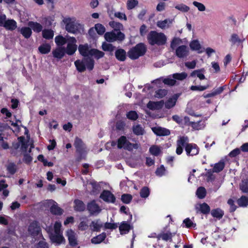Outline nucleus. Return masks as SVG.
Instances as JSON below:
<instances>
[{"mask_svg":"<svg viewBox=\"0 0 248 248\" xmlns=\"http://www.w3.org/2000/svg\"><path fill=\"white\" fill-rule=\"evenodd\" d=\"M28 26L34 32H40L43 31V26L40 23L36 22L30 21L28 22Z\"/></svg>","mask_w":248,"mask_h":248,"instance_id":"nucleus-26","label":"nucleus"},{"mask_svg":"<svg viewBox=\"0 0 248 248\" xmlns=\"http://www.w3.org/2000/svg\"><path fill=\"white\" fill-rule=\"evenodd\" d=\"M6 169L8 172L10 174L13 175L16 171L17 167L15 164L13 163H10L7 165Z\"/></svg>","mask_w":248,"mask_h":248,"instance_id":"nucleus-44","label":"nucleus"},{"mask_svg":"<svg viewBox=\"0 0 248 248\" xmlns=\"http://www.w3.org/2000/svg\"><path fill=\"white\" fill-rule=\"evenodd\" d=\"M65 30L69 32L75 34L83 30V26L77 22L75 18L65 17L63 20Z\"/></svg>","mask_w":248,"mask_h":248,"instance_id":"nucleus-4","label":"nucleus"},{"mask_svg":"<svg viewBox=\"0 0 248 248\" xmlns=\"http://www.w3.org/2000/svg\"><path fill=\"white\" fill-rule=\"evenodd\" d=\"M74 144L76 148L77 152L81 155L87 152L85 144L83 143L82 140L78 137L75 138Z\"/></svg>","mask_w":248,"mask_h":248,"instance_id":"nucleus-13","label":"nucleus"},{"mask_svg":"<svg viewBox=\"0 0 248 248\" xmlns=\"http://www.w3.org/2000/svg\"><path fill=\"white\" fill-rule=\"evenodd\" d=\"M87 209L90 214L94 216L98 215L101 211V208L95 201H93L88 204Z\"/></svg>","mask_w":248,"mask_h":248,"instance_id":"nucleus-12","label":"nucleus"},{"mask_svg":"<svg viewBox=\"0 0 248 248\" xmlns=\"http://www.w3.org/2000/svg\"><path fill=\"white\" fill-rule=\"evenodd\" d=\"M173 21V19H166L164 20L158 21L156 23V25L161 29H165L169 28Z\"/></svg>","mask_w":248,"mask_h":248,"instance_id":"nucleus-20","label":"nucleus"},{"mask_svg":"<svg viewBox=\"0 0 248 248\" xmlns=\"http://www.w3.org/2000/svg\"><path fill=\"white\" fill-rule=\"evenodd\" d=\"M102 49L104 51L112 52L114 51L115 47L111 44L104 43L102 44Z\"/></svg>","mask_w":248,"mask_h":248,"instance_id":"nucleus-55","label":"nucleus"},{"mask_svg":"<svg viewBox=\"0 0 248 248\" xmlns=\"http://www.w3.org/2000/svg\"><path fill=\"white\" fill-rule=\"evenodd\" d=\"M91 229L94 232H99L103 226V223L99 220L93 221L90 225Z\"/></svg>","mask_w":248,"mask_h":248,"instance_id":"nucleus-25","label":"nucleus"},{"mask_svg":"<svg viewBox=\"0 0 248 248\" xmlns=\"http://www.w3.org/2000/svg\"><path fill=\"white\" fill-rule=\"evenodd\" d=\"M42 36L46 39H52L54 36L53 31L50 29H45L42 31Z\"/></svg>","mask_w":248,"mask_h":248,"instance_id":"nucleus-38","label":"nucleus"},{"mask_svg":"<svg viewBox=\"0 0 248 248\" xmlns=\"http://www.w3.org/2000/svg\"><path fill=\"white\" fill-rule=\"evenodd\" d=\"M138 4V1L137 0H128L126 3L127 8L131 10L134 8Z\"/></svg>","mask_w":248,"mask_h":248,"instance_id":"nucleus-52","label":"nucleus"},{"mask_svg":"<svg viewBox=\"0 0 248 248\" xmlns=\"http://www.w3.org/2000/svg\"><path fill=\"white\" fill-rule=\"evenodd\" d=\"M115 55L116 59L120 61L123 62L126 59V52L122 48L116 50Z\"/></svg>","mask_w":248,"mask_h":248,"instance_id":"nucleus-27","label":"nucleus"},{"mask_svg":"<svg viewBox=\"0 0 248 248\" xmlns=\"http://www.w3.org/2000/svg\"><path fill=\"white\" fill-rule=\"evenodd\" d=\"M74 208L75 210L78 211H82L84 210L85 206L81 201L76 200L74 201Z\"/></svg>","mask_w":248,"mask_h":248,"instance_id":"nucleus-35","label":"nucleus"},{"mask_svg":"<svg viewBox=\"0 0 248 248\" xmlns=\"http://www.w3.org/2000/svg\"><path fill=\"white\" fill-rule=\"evenodd\" d=\"M153 131L155 134L158 136H168L170 134V131L169 129L161 127H154Z\"/></svg>","mask_w":248,"mask_h":248,"instance_id":"nucleus-21","label":"nucleus"},{"mask_svg":"<svg viewBox=\"0 0 248 248\" xmlns=\"http://www.w3.org/2000/svg\"><path fill=\"white\" fill-rule=\"evenodd\" d=\"M132 199V196L128 194H124L122 195L121 197V200L122 202L125 203V204H128L130 202Z\"/></svg>","mask_w":248,"mask_h":248,"instance_id":"nucleus-56","label":"nucleus"},{"mask_svg":"<svg viewBox=\"0 0 248 248\" xmlns=\"http://www.w3.org/2000/svg\"><path fill=\"white\" fill-rule=\"evenodd\" d=\"M38 50L41 54H47L50 51L51 46L48 44H43L38 47Z\"/></svg>","mask_w":248,"mask_h":248,"instance_id":"nucleus-34","label":"nucleus"},{"mask_svg":"<svg viewBox=\"0 0 248 248\" xmlns=\"http://www.w3.org/2000/svg\"><path fill=\"white\" fill-rule=\"evenodd\" d=\"M127 117L131 120H136L138 116L135 111H130L126 114Z\"/></svg>","mask_w":248,"mask_h":248,"instance_id":"nucleus-60","label":"nucleus"},{"mask_svg":"<svg viewBox=\"0 0 248 248\" xmlns=\"http://www.w3.org/2000/svg\"><path fill=\"white\" fill-rule=\"evenodd\" d=\"M104 37L108 42H113L116 41H122L124 40L125 35L121 31L116 32L115 31H111L105 33Z\"/></svg>","mask_w":248,"mask_h":248,"instance_id":"nucleus-8","label":"nucleus"},{"mask_svg":"<svg viewBox=\"0 0 248 248\" xmlns=\"http://www.w3.org/2000/svg\"><path fill=\"white\" fill-rule=\"evenodd\" d=\"M190 47L191 49L193 50L198 51V53L202 52V51H200L201 47V45L198 40H193L190 44Z\"/></svg>","mask_w":248,"mask_h":248,"instance_id":"nucleus-42","label":"nucleus"},{"mask_svg":"<svg viewBox=\"0 0 248 248\" xmlns=\"http://www.w3.org/2000/svg\"><path fill=\"white\" fill-rule=\"evenodd\" d=\"M163 81L165 84L170 86L174 85L176 83V81L174 78L173 79L170 78L164 79Z\"/></svg>","mask_w":248,"mask_h":248,"instance_id":"nucleus-63","label":"nucleus"},{"mask_svg":"<svg viewBox=\"0 0 248 248\" xmlns=\"http://www.w3.org/2000/svg\"><path fill=\"white\" fill-rule=\"evenodd\" d=\"M165 167L163 165H161L159 168L157 169L155 173L157 176H162L165 174Z\"/></svg>","mask_w":248,"mask_h":248,"instance_id":"nucleus-61","label":"nucleus"},{"mask_svg":"<svg viewBox=\"0 0 248 248\" xmlns=\"http://www.w3.org/2000/svg\"><path fill=\"white\" fill-rule=\"evenodd\" d=\"M237 203L240 207H246L248 205V197L241 196L237 200Z\"/></svg>","mask_w":248,"mask_h":248,"instance_id":"nucleus-41","label":"nucleus"},{"mask_svg":"<svg viewBox=\"0 0 248 248\" xmlns=\"http://www.w3.org/2000/svg\"><path fill=\"white\" fill-rule=\"evenodd\" d=\"M40 224L36 221L31 222L28 228V233L32 237H35L41 233Z\"/></svg>","mask_w":248,"mask_h":248,"instance_id":"nucleus-9","label":"nucleus"},{"mask_svg":"<svg viewBox=\"0 0 248 248\" xmlns=\"http://www.w3.org/2000/svg\"><path fill=\"white\" fill-rule=\"evenodd\" d=\"M224 163L222 161H220L215 164L213 169V171L214 172H219L224 169Z\"/></svg>","mask_w":248,"mask_h":248,"instance_id":"nucleus-45","label":"nucleus"},{"mask_svg":"<svg viewBox=\"0 0 248 248\" xmlns=\"http://www.w3.org/2000/svg\"><path fill=\"white\" fill-rule=\"evenodd\" d=\"M149 152L152 155L157 156L161 153V149L157 146L153 145L150 148Z\"/></svg>","mask_w":248,"mask_h":248,"instance_id":"nucleus-47","label":"nucleus"},{"mask_svg":"<svg viewBox=\"0 0 248 248\" xmlns=\"http://www.w3.org/2000/svg\"><path fill=\"white\" fill-rule=\"evenodd\" d=\"M150 194L149 189L146 186L143 187L140 190V196L143 198H147Z\"/></svg>","mask_w":248,"mask_h":248,"instance_id":"nucleus-58","label":"nucleus"},{"mask_svg":"<svg viewBox=\"0 0 248 248\" xmlns=\"http://www.w3.org/2000/svg\"><path fill=\"white\" fill-rule=\"evenodd\" d=\"M240 188L243 193H248V181H242L240 184Z\"/></svg>","mask_w":248,"mask_h":248,"instance_id":"nucleus-50","label":"nucleus"},{"mask_svg":"<svg viewBox=\"0 0 248 248\" xmlns=\"http://www.w3.org/2000/svg\"><path fill=\"white\" fill-rule=\"evenodd\" d=\"M131 226L126 221H123L119 226V231L121 234L127 233L131 229Z\"/></svg>","mask_w":248,"mask_h":248,"instance_id":"nucleus-22","label":"nucleus"},{"mask_svg":"<svg viewBox=\"0 0 248 248\" xmlns=\"http://www.w3.org/2000/svg\"><path fill=\"white\" fill-rule=\"evenodd\" d=\"M100 198L107 202L114 203L115 201L114 195L108 190H104L101 194Z\"/></svg>","mask_w":248,"mask_h":248,"instance_id":"nucleus-14","label":"nucleus"},{"mask_svg":"<svg viewBox=\"0 0 248 248\" xmlns=\"http://www.w3.org/2000/svg\"><path fill=\"white\" fill-rule=\"evenodd\" d=\"M167 94V91L165 89H159L155 92V96L158 98H161Z\"/></svg>","mask_w":248,"mask_h":248,"instance_id":"nucleus-51","label":"nucleus"},{"mask_svg":"<svg viewBox=\"0 0 248 248\" xmlns=\"http://www.w3.org/2000/svg\"><path fill=\"white\" fill-rule=\"evenodd\" d=\"M132 130L133 133L137 136L143 135L145 132L143 128L140 124L133 125Z\"/></svg>","mask_w":248,"mask_h":248,"instance_id":"nucleus-33","label":"nucleus"},{"mask_svg":"<svg viewBox=\"0 0 248 248\" xmlns=\"http://www.w3.org/2000/svg\"><path fill=\"white\" fill-rule=\"evenodd\" d=\"M187 77V74L186 72L175 73L172 75V77L174 79H175L179 80H183L186 78Z\"/></svg>","mask_w":248,"mask_h":248,"instance_id":"nucleus-48","label":"nucleus"},{"mask_svg":"<svg viewBox=\"0 0 248 248\" xmlns=\"http://www.w3.org/2000/svg\"><path fill=\"white\" fill-rule=\"evenodd\" d=\"M119 149H124V150L131 151L133 149H137L139 145L137 143H132L124 136H121L118 140L117 142L113 141L111 143L112 146L116 144Z\"/></svg>","mask_w":248,"mask_h":248,"instance_id":"nucleus-5","label":"nucleus"},{"mask_svg":"<svg viewBox=\"0 0 248 248\" xmlns=\"http://www.w3.org/2000/svg\"><path fill=\"white\" fill-rule=\"evenodd\" d=\"M192 4L195 7L197 8L198 10L200 12H204L206 10L205 5L202 3L194 1H193Z\"/></svg>","mask_w":248,"mask_h":248,"instance_id":"nucleus-54","label":"nucleus"},{"mask_svg":"<svg viewBox=\"0 0 248 248\" xmlns=\"http://www.w3.org/2000/svg\"><path fill=\"white\" fill-rule=\"evenodd\" d=\"M69 243L72 247H75L78 244L75 232L72 230H68L66 232Z\"/></svg>","mask_w":248,"mask_h":248,"instance_id":"nucleus-16","label":"nucleus"},{"mask_svg":"<svg viewBox=\"0 0 248 248\" xmlns=\"http://www.w3.org/2000/svg\"><path fill=\"white\" fill-rule=\"evenodd\" d=\"M76 42L77 40L75 37H68L67 47L65 48V53L69 55H73L77 49V46L76 44Z\"/></svg>","mask_w":248,"mask_h":248,"instance_id":"nucleus-10","label":"nucleus"},{"mask_svg":"<svg viewBox=\"0 0 248 248\" xmlns=\"http://www.w3.org/2000/svg\"><path fill=\"white\" fill-rule=\"evenodd\" d=\"M78 51L84 58L90 57L91 49H89L88 45H80L78 46Z\"/></svg>","mask_w":248,"mask_h":248,"instance_id":"nucleus-18","label":"nucleus"},{"mask_svg":"<svg viewBox=\"0 0 248 248\" xmlns=\"http://www.w3.org/2000/svg\"><path fill=\"white\" fill-rule=\"evenodd\" d=\"M164 104V103L163 100L157 102L150 101L148 103L147 107L148 108L151 110H159L162 108Z\"/></svg>","mask_w":248,"mask_h":248,"instance_id":"nucleus-17","label":"nucleus"},{"mask_svg":"<svg viewBox=\"0 0 248 248\" xmlns=\"http://www.w3.org/2000/svg\"><path fill=\"white\" fill-rule=\"evenodd\" d=\"M50 204L51 205L50 207V212L54 215H61L62 213V210L58 206L57 203L53 200L49 201Z\"/></svg>","mask_w":248,"mask_h":248,"instance_id":"nucleus-19","label":"nucleus"},{"mask_svg":"<svg viewBox=\"0 0 248 248\" xmlns=\"http://www.w3.org/2000/svg\"><path fill=\"white\" fill-rule=\"evenodd\" d=\"M146 50V46L143 43H139L130 49L128 52V56L132 60H136L144 55Z\"/></svg>","mask_w":248,"mask_h":248,"instance_id":"nucleus-6","label":"nucleus"},{"mask_svg":"<svg viewBox=\"0 0 248 248\" xmlns=\"http://www.w3.org/2000/svg\"><path fill=\"white\" fill-rule=\"evenodd\" d=\"M201 122L199 121L197 123L191 122V125L192 128L195 130H200L204 127L203 124H201Z\"/></svg>","mask_w":248,"mask_h":248,"instance_id":"nucleus-59","label":"nucleus"},{"mask_svg":"<svg viewBox=\"0 0 248 248\" xmlns=\"http://www.w3.org/2000/svg\"><path fill=\"white\" fill-rule=\"evenodd\" d=\"M19 143L16 144V145L15 146V148H18L20 145V143L21 144V149L22 151H26L29 144H28L27 143H25L24 141V138L22 137H20L18 138Z\"/></svg>","mask_w":248,"mask_h":248,"instance_id":"nucleus-37","label":"nucleus"},{"mask_svg":"<svg viewBox=\"0 0 248 248\" xmlns=\"http://www.w3.org/2000/svg\"><path fill=\"white\" fill-rule=\"evenodd\" d=\"M96 31L98 34L102 35L104 33L106 29L103 25L101 24H96L94 27Z\"/></svg>","mask_w":248,"mask_h":248,"instance_id":"nucleus-53","label":"nucleus"},{"mask_svg":"<svg viewBox=\"0 0 248 248\" xmlns=\"http://www.w3.org/2000/svg\"><path fill=\"white\" fill-rule=\"evenodd\" d=\"M175 8L177 10L184 13L187 12L188 11H189L190 9L189 7L188 6L183 3H181L176 5L175 6Z\"/></svg>","mask_w":248,"mask_h":248,"instance_id":"nucleus-49","label":"nucleus"},{"mask_svg":"<svg viewBox=\"0 0 248 248\" xmlns=\"http://www.w3.org/2000/svg\"><path fill=\"white\" fill-rule=\"evenodd\" d=\"M17 27L16 22L13 19L7 20L4 27L9 30H14Z\"/></svg>","mask_w":248,"mask_h":248,"instance_id":"nucleus-30","label":"nucleus"},{"mask_svg":"<svg viewBox=\"0 0 248 248\" xmlns=\"http://www.w3.org/2000/svg\"><path fill=\"white\" fill-rule=\"evenodd\" d=\"M75 65L79 72H84L86 68L92 70L94 67V61L90 57L84 58L81 61H75Z\"/></svg>","mask_w":248,"mask_h":248,"instance_id":"nucleus-7","label":"nucleus"},{"mask_svg":"<svg viewBox=\"0 0 248 248\" xmlns=\"http://www.w3.org/2000/svg\"><path fill=\"white\" fill-rule=\"evenodd\" d=\"M203 71H204L203 69L194 70L190 74V76L192 77L197 76L201 80L204 79L205 78V77L203 74L202 73Z\"/></svg>","mask_w":248,"mask_h":248,"instance_id":"nucleus-39","label":"nucleus"},{"mask_svg":"<svg viewBox=\"0 0 248 248\" xmlns=\"http://www.w3.org/2000/svg\"><path fill=\"white\" fill-rule=\"evenodd\" d=\"M147 39L151 45L162 46L166 44L167 37L163 33L151 31L147 36Z\"/></svg>","mask_w":248,"mask_h":248,"instance_id":"nucleus-3","label":"nucleus"},{"mask_svg":"<svg viewBox=\"0 0 248 248\" xmlns=\"http://www.w3.org/2000/svg\"><path fill=\"white\" fill-rule=\"evenodd\" d=\"M208 86H191L190 89L192 91H202L207 89Z\"/></svg>","mask_w":248,"mask_h":248,"instance_id":"nucleus-62","label":"nucleus"},{"mask_svg":"<svg viewBox=\"0 0 248 248\" xmlns=\"http://www.w3.org/2000/svg\"><path fill=\"white\" fill-rule=\"evenodd\" d=\"M104 53L96 49H91L90 57L94 56L95 58L98 59L103 57Z\"/></svg>","mask_w":248,"mask_h":248,"instance_id":"nucleus-40","label":"nucleus"},{"mask_svg":"<svg viewBox=\"0 0 248 248\" xmlns=\"http://www.w3.org/2000/svg\"><path fill=\"white\" fill-rule=\"evenodd\" d=\"M173 234L170 232H167L166 233H161L159 234L157 237L158 239H161L164 241L171 240Z\"/></svg>","mask_w":248,"mask_h":248,"instance_id":"nucleus-43","label":"nucleus"},{"mask_svg":"<svg viewBox=\"0 0 248 248\" xmlns=\"http://www.w3.org/2000/svg\"><path fill=\"white\" fill-rule=\"evenodd\" d=\"M189 53V49L187 46L181 45L175 48V54L179 58H186Z\"/></svg>","mask_w":248,"mask_h":248,"instance_id":"nucleus-11","label":"nucleus"},{"mask_svg":"<svg viewBox=\"0 0 248 248\" xmlns=\"http://www.w3.org/2000/svg\"><path fill=\"white\" fill-rule=\"evenodd\" d=\"M20 32L25 38H30L32 34L31 30L29 26V27H24L21 28Z\"/></svg>","mask_w":248,"mask_h":248,"instance_id":"nucleus-31","label":"nucleus"},{"mask_svg":"<svg viewBox=\"0 0 248 248\" xmlns=\"http://www.w3.org/2000/svg\"><path fill=\"white\" fill-rule=\"evenodd\" d=\"M206 190L203 187H199L196 191L197 197L201 199H203L206 196Z\"/></svg>","mask_w":248,"mask_h":248,"instance_id":"nucleus-46","label":"nucleus"},{"mask_svg":"<svg viewBox=\"0 0 248 248\" xmlns=\"http://www.w3.org/2000/svg\"><path fill=\"white\" fill-rule=\"evenodd\" d=\"M109 25L114 29L113 31L117 32L118 31H121V30L123 29V25L119 23L114 21H112L109 22Z\"/></svg>","mask_w":248,"mask_h":248,"instance_id":"nucleus-29","label":"nucleus"},{"mask_svg":"<svg viewBox=\"0 0 248 248\" xmlns=\"http://www.w3.org/2000/svg\"><path fill=\"white\" fill-rule=\"evenodd\" d=\"M195 209L197 213L200 212L203 214H208L210 211L209 206L205 202L196 204Z\"/></svg>","mask_w":248,"mask_h":248,"instance_id":"nucleus-15","label":"nucleus"},{"mask_svg":"<svg viewBox=\"0 0 248 248\" xmlns=\"http://www.w3.org/2000/svg\"><path fill=\"white\" fill-rule=\"evenodd\" d=\"M106 238V233L102 232V233L93 237L91 239V242L93 244H99L105 240Z\"/></svg>","mask_w":248,"mask_h":248,"instance_id":"nucleus-24","label":"nucleus"},{"mask_svg":"<svg viewBox=\"0 0 248 248\" xmlns=\"http://www.w3.org/2000/svg\"><path fill=\"white\" fill-rule=\"evenodd\" d=\"M230 41L233 44L241 42L240 39L236 34H232L230 39Z\"/></svg>","mask_w":248,"mask_h":248,"instance_id":"nucleus-64","label":"nucleus"},{"mask_svg":"<svg viewBox=\"0 0 248 248\" xmlns=\"http://www.w3.org/2000/svg\"><path fill=\"white\" fill-rule=\"evenodd\" d=\"M182 43V40L179 38H174L171 41L170 44V47L172 49H174L177 46Z\"/></svg>","mask_w":248,"mask_h":248,"instance_id":"nucleus-57","label":"nucleus"},{"mask_svg":"<svg viewBox=\"0 0 248 248\" xmlns=\"http://www.w3.org/2000/svg\"><path fill=\"white\" fill-rule=\"evenodd\" d=\"M178 96L175 94L172 97L169 98L165 103V107L167 108H170L174 107L176 104Z\"/></svg>","mask_w":248,"mask_h":248,"instance_id":"nucleus-28","label":"nucleus"},{"mask_svg":"<svg viewBox=\"0 0 248 248\" xmlns=\"http://www.w3.org/2000/svg\"><path fill=\"white\" fill-rule=\"evenodd\" d=\"M54 57L57 59H62L65 54V48L64 47H59L52 51Z\"/></svg>","mask_w":248,"mask_h":248,"instance_id":"nucleus-23","label":"nucleus"},{"mask_svg":"<svg viewBox=\"0 0 248 248\" xmlns=\"http://www.w3.org/2000/svg\"><path fill=\"white\" fill-rule=\"evenodd\" d=\"M62 224L60 222L56 221L53 227L47 228V232L49 234V238L52 243L56 246L60 245L65 242V240L61 230Z\"/></svg>","mask_w":248,"mask_h":248,"instance_id":"nucleus-2","label":"nucleus"},{"mask_svg":"<svg viewBox=\"0 0 248 248\" xmlns=\"http://www.w3.org/2000/svg\"><path fill=\"white\" fill-rule=\"evenodd\" d=\"M68 37H63L61 35L57 36L55 38V42L57 46H62L65 43H67Z\"/></svg>","mask_w":248,"mask_h":248,"instance_id":"nucleus-36","label":"nucleus"},{"mask_svg":"<svg viewBox=\"0 0 248 248\" xmlns=\"http://www.w3.org/2000/svg\"><path fill=\"white\" fill-rule=\"evenodd\" d=\"M211 214L214 217L220 219L224 215V211L220 208L213 209L211 212Z\"/></svg>","mask_w":248,"mask_h":248,"instance_id":"nucleus-32","label":"nucleus"},{"mask_svg":"<svg viewBox=\"0 0 248 248\" xmlns=\"http://www.w3.org/2000/svg\"><path fill=\"white\" fill-rule=\"evenodd\" d=\"M189 140L187 137H180L177 140V148L176 153L177 155H181L183 151V147H185L186 155L188 156H194L199 153V148L194 143H188Z\"/></svg>","mask_w":248,"mask_h":248,"instance_id":"nucleus-1","label":"nucleus"}]
</instances>
